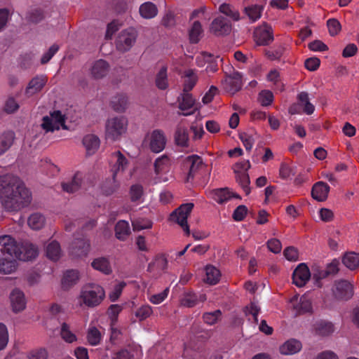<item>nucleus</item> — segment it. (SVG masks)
Here are the masks:
<instances>
[{"instance_id": "ea45409f", "label": "nucleus", "mask_w": 359, "mask_h": 359, "mask_svg": "<svg viewBox=\"0 0 359 359\" xmlns=\"http://www.w3.org/2000/svg\"><path fill=\"white\" fill-rule=\"evenodd\" d=\"M112 160L115 161L114 168L111 170L112 174L114 172H116V175L118 171L124 170L128 164V160L119 151L112 154Z\"/></svg>"}, {"instance_id": "2eb2a0df", "label": "nucleus", "mask_w": 359, "mask_h": 359, "mask_svg": "<svg viewBox=\"0 0 359 359\" xmlns=\"http://www.w3.org/2000/svg\"><path fill=\"white\" fill-rule=\"evenodd\" d=\"M223 88L227 93L233 95L242 88L241 75L238 72L226 77L222 83Z\"/></svg>"}, {"instance_id": "052dcab7", "label": "nucleus", "mask_w": 359, "mask_h": 359, "mask_svg": "<svg viewBox=\"0 0 359 359\" xmlns=\"http://www.w3.org/2000/svg\"><path fill=\"white\" fill-rule=\"evenodd\" d=\"M329 276V272H327L325 269H315L313 273V279L315 280L316 284L318 287H322V283L320 280L323 278Z\"/></svg>"}, {"instance_id": "1a4fd4ad", "label": "nucleus", "mask_w": 359, "mask_h": 359, "mask_svg": "<svg viewBox=\"0 0 359 359\" xmlns=\"http://www.w3.org/2000/svg\"><path fill=\"white\" fill-rule=\"evenodd\" d=\"M193 208L194 204L191 203L181 205L170 214L169 218L170 222L180 225L187 224V217L190 215Z\"/></svg>"}, {"instance_id": "37998d69", "label": "nucleus", "mask_w": 359, "mask_h": 359, "mask_svg": "<svg viewBox=\"0 0 359 359\" xmlns=\"http://www.w3.org/2000/svg\"><path fill=\"white\" fill-rule=\"evenodd\" d=\"M156 85L160 90H165L168 87L167 67H162L156 77Z\"/></svg>"}, {"instance_id": "bb28decb", "label": "nucleus", "mask_w": 359, "mask_h": 359, "mask_svg": "<svg viewBox=\"0 0 359 359\" xmlns=\"http://www.w3.org/2000/svg\"><path fill=\"white\" fill-rule=\"evenodd\" d=\"M170 165V158L165 156H161L156 159L154 162V171L157 176L166 173L169 170Z\"/></svg>"}, {"instance_id": "0e129e2a", "label": "nucleus", "mask_w": 359, "mask_h": 359, "mask_svg": "<svg viewBox=\"0 0 359 359\" xmlns=\"http://www.w3.org/2000/svg\"><path fill=\"white\" fill-rule=\"evenodd\" d=\"M8 341V334L6 325L0 323V351L3 350Z\"/></svg>"}, {"instance_id": "2f4dec72", "label": "nucleus", "mask_w": 359, "mask_h": 359, "mask_svg": "<svg viewBox=\"0 0 359 359\" xmlns=\"http://www.w3.org/2000/svg\"><path fill=\"white\" fill-rule=\"evenodd\" d=\"M140 14L145 19H151L158 14V8L152 2L148 1L142 4L140 7Z\"/></svg>"}, {"instance_id": "7c9ffc66", "label": "nucleus", "mask_w": 359, "mask_h": 359, "mask_svg": "<svg viewBox=\"0 0 359 359\" xmlns=\"http://www.w3.org/2000/svg\"><path fill=\"white\" fill-rule=\"evenodd\" d=\"M91 266L94 269L100 271L107 275L112 272L109 259L104 257L95 259L92 262Z\"/></svg>"}, {"instance_id": "e2e57ef3", "label": "nucleus", "mask_w": 359, "mask_h": 359, "mask_svg": "<svg viewBox=\"0 0 359 359\" xmlns=\"http://www.w3.org/2000/svg\"><path fill=\"white\" fill-rule=\"evenodd\" d=\"M19 109V104L13 97H8L4 104V111L8 114H13Z\"/></svg>"}, {"instance_id": "a19ab883", "label": "nucleus", "mask_w": 359, "mask_h": 359, "mask_svg": "<svg viewBox=\"0 0 359 359\" xmlns=\"http://www.w3.org/2000/svg\"><path fill=\"white\" fill-rule=\"evenodd\" d=\"M46 256L52 261H57L60 257V246L57 241H53L46 247Z\"/></svg>"}, {"instance_id": "79ce46f5", "label": "nucleus", "mask_w": 359, "mask_h": 359, "mask_svg": "<svg viewBox=\"0 0 359 359\" xmlns=\"http://www.w3.org/2000/svg\"><path fill=\"white\" fill-rule=\"evenodd\" d=\"M219 11L233 20L237 21L240 19L238 11L233 6L228 4H222L219 8Z\"/></svg>"}, {"instance_id": "a211bd4d", "label": "nucleus", "mask_w": 359, "mask_h": 359, "mask_svg": "<svg viewBox=\"0 0 359 359\" xmlns=\"http://www.w3.org/2000/svg\"><path fill=\"white\" fill-rule=\"evenodd\" d=\"M10 301L12 310L15 313L23 311L26 306L24 292L18 288L13 290L10 294Z\"/></svg>"}, {"instance_id": "9d476101", "label": "nucleus", "mask_w": 359, "mask_h": 359, "mask_svg": "<svg viewBox=\"0 0 359 359\" xmlns=\"http://www.w3.org/2000/svg\"><path fill=\"white\" fill-rule=\"evenodd\" d=\"M90 243L86 238H75L69 248V254L72 258L86 257L90 250Z\"/></svg>"}, {"instance_id": "473e14b6", "label": "nucleus", "mask_w": 359, "mask_h": 359, "mask_svg": "<svg viewBox=\"0 0 359 359\" xmlns=\"http://www.w3.org/2000/svg\"><path fill=\"white\" fill-rule=\"evenodd\" d=\"M316 334L322 337L330 335L334 332V325L331 322L321 320L314 325Z\"/></svg>"}, {"instance_id": "e433bc0d", "label": "nucleus", "mask_w": 359, "mask_h": 359, "mask_svg": "<svg viewBox=\"0 0 359 359\" xmlns=\"http://www.w3.org/2000/svg\"><path fill=\"white\" fill-rule=\"evenodd\" d=\"M111 107L117 112H123L127 108L128 97L125 95H117L111 101Z\"/></svg>"}, {"instance_id": "a878e982", "label": "nucleus", "mask_w": 359, "mask_h": 359, "mask_svg": "<svg viewBox=\"0 0 359 359\" xmlns=\"http://www.w3.org/2000/svg\"><path fill=\"white\" fill-rule=\"evenodd\" d=\"M301 348V342L297 339H291L280 346V351L283 355H292L299 352Z\"/></svg>"}, {"instance_id": "aec40b11", "label": "nucleus", "mask_w": 359, "mask_h": 359, "mask_svg": "<svg viewBox=\"0 0 359 359\" xmlns=\"http://www.w3.org/2000/svg\"><path fill=\"white\" fill-rule=\"evenodd\" d=\"M116 172H114L111 178H107L102 182L100 189L105 196H111L119 189L120 183L116 179Z\"/></svg>"}, {"instance_id": "3c124183", "label": "nucleus", "mask_w": 359, "mask_h": 359, "mask_svg": "<svg viewBox=\"0 0 359 359\" xmlns=\"http://www.w3.org/2000/svg\"><path fill=\"white\" fill-rule=\"evenodd\" d=\"M122 309V306L118 304H112L109 307L107 314L111 320V326H114L116 325L118 320V316Z\"/></svg>"}, {"instance_id": "20e7f679", "label": "nucleus", "mask_w": 359, "mask_h": 359, "mask_svg": "<svg viewBox=\"0 0 359 359\" xmlns=\"http://www.w3.org/2000/svg\"><path fill=\"white\" fill-rule=\"evenodd\" d=\"M81 298L83 303L89 306L94 307L99 305L105 297L104 289L95 284L87 285L85 290L82 292Z\"/></svg>"}, {"instance_id": "c756f323", "label": "nucleus", "mask_w": 359, "mask_h": 359, "mask_svg": "<svg viewBox=\"0 0 359 359\" xmlns=\"http://www.w3.org/2000/svg\"><path fill=\"white\" fill-rule=\"evenodd\" d=\"M82 175L79 172L76 173L71 181L62 184V189L67 193H74L78 191L81 185Z\"/></svg>"}, {"instance_id": "338daca9", "label": "nucleus", "mask_w": 359, "mask_h": 359, "mask_svg": "<svg viewBox=\"0 0 359 359\" xmlns=\"http://www.w3.org/2000/svg\"><path fill=\"white\" fill-rule=\"evenodd\" d=\"M27 358L28 359H47L48 352L44 348L33 350L29 353Z\"/></svg>"}, {"instance_id": "423d86ee", "label": "nucleus", "mask_w": 359, "mask_h": 359, "mask_svg": "<svg viewBox=\"0 0 359 359\" xmlns=\"http://www.w3.org/2000/svg\"><path fill=\"white\" fill-rule=\"evenodd\" d=\"M137 37V32L133 28H128L121 31L116 39L117 50L122 53L130 50L135 43Z\"/></svg>"}, {"instance_id": "603ef678", "label": "nucleus", "mask_w": 359, "mask_h": 359, "mask_svg": "<svg viewBox=\"0 0 359 359\" xmlns=\"http://www.w3.org/2000/svg\"><path fill=\"white\" fill-rule=\"evenodd\" d=\"M327 26L330 34L332 36L337 35L341 29L340 22L335 18L329 19L327 21Z\"/></svg>"}, {"instance_id": "4c0bfd02", "label": "nucleus", "mask_w": 359, "mask_h": 359, "mask_svg": "<svg viewBox=\"0 0 359 359\" xmlns=\"http://www.w3.org/2000/svg\"><path fill=\"white\" fill-rule=\"evenodd\" d=\"M236 180L238 183V184L242 187L245 193L248 195L250 192V177L248 172H240L238 169L236 170Z\"/></svg>"}, {"instance_id": "13d9d810", "label": "nucleus", "mask_w": 359, "mask_h": 359, "mask_svg": "<svg viewBox=\"0 0 359 359\" xmlns=\"http://www.w3.org/2000/svg\"><path fill=\"white\" fill-rule=\"evenodd\" d=\"M60 47L57 44H53L47 52H46L41 58V64L48 63L51 58L54 56V55L58 51Z\"/></svg>"}, {"instance_id": "bf43d9fd", "label": "nucleus", "mask_w": 359, "mask_h": 359, "mask_svg": "<svg viewBox=\"0 0 359 359\" xmlns=\"http://www.w3.org/2000/svg\"><path fill=\"white\" fill-rule=\"evenodd\" d=\"M130 233L129 226H115V236L118 240H126Z\"/></svg>"}, {"instance_id": "72a5a7b5", "label": "nucleus", "mask_w": 359, "mask_h": 359, "mask_svg": "<svg viewBox=\"0 0 359 359\" xmlns=\"http://www.w3.org/2000/svg\"><path fill=\"white\" fill-rule=\"evenodd\" d=\"M342 263L350 270H355L359 266V254L353 252H346L342 257Z\"/></svg>"}, {"instance_id": "6ab92c4d", "label": "nucleus", "mask_w": 359, "mask_h": 359, "mask_svg": "<svg viewBox=\"0 0 359 359\" xmlns=\"http://www.w3.org/2000/svg\"><path fill=\"white\" fill-rule=\"evenodd\" d=\"M47 79L44 76H36L34 77L28 83L25 94L31 97L40 92L46 83Z\"/></svg>"}, {"instance_id": "dca6fc26", "label": "nucleus", "mask_w": 359, "mask_h": 359, "mask_svg": "<svg viewBox=\"0 0 359 359\" xmlns=\"http://www.w3.org/2000/svg\"><path fill=\"white\" fill-rule=\"evenodd\" d=\"M231 30V23L223 17H217L211 23L210 31L217 36L229 34Z\"/></svg>"}, {"instance_id": "f257e3e1", "label": "nucleus", "mask_w": 359, "mask_h": 359, "mask_svg": "<svg viewBox=\"0 0 359 359\" xmlns=\"http://www.w3.org/2000/svg\"><path fill=\"white\" fill-rule=\"evenodd\" d=\"M39 255V248L29 242L18 243L10 236H0V273L10 274L18 269V260L28 262Z\"/></svg>"}, {"instance_id": "9b49d317", "label": "nucleus", "mask_w": 359, "mask_h": 359, "mask_svg": "<svg viewBox=\"0 0 359 359\" xmlns=\"http://www.w3.org/2000/svg\"><path fill=\"white\" fill-rule=\"evenodd\" d=\"M255 40L259 46H266L273 41V29L268 25H264L255 29Z\"/></svg>"}, {"instance_id": "774afa93", "label": "nucleus", "mask_w": 359, "mask_h": 359, "mask_svg": "<svg viewBox=\"0 0 359 359\" xmlns=\"http://www.w3.org/2000/svg\"><path fill=\"white\" fill-rule=\"evenodd\" d=\"M126 285V283L123 281L115 285L113 292H111L109 296L111 302H115L119 298V297L121 294L122 290Z\"/></svg>"}, {"instance_id": "f03ea898", "label": "nucleus", "mask_w": 359, "mask_h": 359, "mask_svg": "<svg viewBox=\"0 0 359 359\" xmlns=\"http://www.w3.org/2000/svg\"><path fill=\"white\" fill-rule=\"evenodd\" d=\"M30 190L18 176L6 174L0 176V202L9 212H16L27 207L32 202Z\"/></svg>"}, {"instance_id": "412c9836", "label": "nucleus", "mask_w": 359, "mask_h": 359, "mask_svg": "<svg viewBox=\"0 0 359 359\" xmlns=\"http://www.w3.org/2000/svg\"><path fill=\"white\" fill-rule=\"evenodd\" d=\"M330 187L323 182L316 183L311 190L312 197L318 201H324L327 199Z\"/></svg>"}, {"instance_id": "39448f33", "label": "nucleus", "mask_w": 359, "mask_h": 359, "mask_svg": "<svg viewBox=\"0 0 359 359\" xmlns=\"http://www.w3.org/2000/svg\"><path fill=\"white\" fill-rule=\"evenodd\" d=\"M41 127L46 132H53L60 128L67 129L65 116L59 110L53 111L43 118Z\"/></svg>"}, {"instance_id": "6e6552de", "label": "nucleus", "mask_w": 359, "mask_h": 359, "mask_svg": "<svg viewBox=\"0 0 359 359\" xmlns=\"http://www.w3.org/2000/svg\"><path fill=\"white\" fill-rule=\"evenodd\" d=\"M150 149L154 153L163 151L166 144V137L163 130L156 129L149 133L146 137Z\"/></svg>"}, {"instance_id": "58836bf2", "label": "nucleus", "mask_w": 359, "mask_h": 359, "mask_svg": "<svg viewBox=\"0 0 359 359\" xmlns=\"http://www.w3.org/2000/svg\"><path fill=\"white\" fill-rule=\"evenodd\" d=\"M297 97L304 112L308 115L312 114L315 110V107L310 102L309 94L306 92H301Z\"/></svg>"}, {"instance_id": "7ed1b4c3", "label": "nucleus", "mask_w": 359, "mask_h": 359, "mask_svg": "<svg viewBox=\"0 0 359 359\" xmlns=\"http://www.w3.org/2000/svg\"><path fill=\"white\" fill-rule=\"evenodd\" d=\"M128 120L124 116L109 118L105 126L106 138L115 141L118 140L127 130Z\"/></svg>"}, {"instance_id": "0eeeda50", "label": "nucleus", "mask_w": 359, "mask_h": 359, "mask_svg": "<svg viewBox=\"0 0 359 359\" xmlns=\"http://www.w3.org/2000/svg\"><path fill=\"white\" fill-rule=\"evenodd\" d=\"M332 291L334 299L338 301H347L354 294L353 285L344 279L335 280Z\"/></svg>"}, {"instance_id": "09e8293b", "label": "nucleus", "mask_w": 359, "mask_h": 359, "mask_svg": "<svg viewBox=\"0 0 359 359\" xmlns=\"http://www.w3.org/2000/svg\"><path fill=\"white\" fill-rule=\"evenodd\" d=\"M262 8L257 5H252L245 8V14L252 22H255L261 17Z\"/></svg>"}, {"instance_id": "5fc2aeb1", "label": "nucleus", "mask_w": 359, "mask_h": 359, "mask_svg": "<svg viewBox=\"0 0 359 359\" xmlns=\"http://www.w3.org/2000/svg\"><path fill=\"white\" fill-rule=\"evenodd\" d=\"M239 138L243 142V144L245 147V149L247 151H250L255 143V138L253 137V136L247 133H241L239 135Z\"/></svg>"}, {"instance_id": "69168bd1", "label": "nucleus", "mask_w": 359, "mask_h": 359, "mask_svg": "<svg viewBox=\"0 0 359 359\" xmlns=\"http://www.w3.org/2000/svg\"><path fill=\"white\" fill-rule=\"evenodd\" d=\"M248 212V209L246 206L243 205H241L238 206L233 213V218L236 222L242 221L245 217L246 216Z\"/></svg>"}, {"instance_id": "680f3d73", "label": "nucleus", "mask_w": 359, "mask_h": 359, "mask_svg": "<svg viewBox=\"0 0 359 359\" xmlns=\"http://www.w3.org/2000/svg\"><path fill=\"white\" fill-rule=\"evenodd\" d=\"M152 313V309L149 306L144 305L137 310L135 315L140 321L145 320Z\"/></svg>"}, {"instance_id": "8fccbe9b", "label": "nucleus", "mask_w": 359, "mask_h": 359, "mask_svg": "<svg viewBox=\"0 0 359 359\" xmlns=\"http://www.w3.org/2000/svg\"><path fill=\"white\" fill-rule=\"evenodd\" d=\"M27 222V224H43L51 223V221L49 218H46L44 215L40 212H34L28 217Z\"/></svg>"}, {"instance_id": "6e6d98bb", "label": "nucleus", "mask_w": 359, "mask_h": 359, "mask_svg": "<svg viewBox=\"0 0 359 359\" xmlns=\"http://www.w3.org/2000/svg\"><path fill=\"white\" fill-rule=\"evenodd\" d=\"M283 255L290 262H296L299 259V251L293 246L286 248L283 251Z\"/></svg>"}, {"instance_id": "f8f14e48", "label": "nucleus", "mask_w": 359, "mask_h": 359, "mask_svg": "<svg viewBox=\"0 0 359 359\" xmlns=\"http://www.w3.org/2000/svg\"><path fill=\"white\" fill-rule=\"evenodd\" d=\"M184 163L189 168L185 182H189L194 180L196 173L203 168V159L198 155H191L185 158Z\"/></svg>"}, {"instance_id": "cd10ccee", "label": "nucleus", "mask_w": 359, "mask_h": 359, "mask_svg": "<svg viewBox=\"0 0 359 359\" xmlns=\"http://www.w3.org/2000/svg\"><path fill=\"white\" fill-rule=\"evenodd\" d=\"M184 88L183 92H190L198 81V76L196 73L193 69H187L184 71Z\"/></svg>"}, {"instance_id": "c9c22d12", "label": "nucleus", "mask_w": 359, "mask_h": 359, "mask_svg": "<svg viewBox=\"0 0 359 359\" xmlns=\"http://www.w3.org/2000/svg\"><path fill=\"white\" fill-rule=\"evenodd\" d=\"M175 141L178 146L188 147L189 135L187 129L178 126L175 133Z\"/></svg>"}, {"instance_id": "4be33fe9", "label": "nucleus", "mask_w": 359, "mask_h": 359, "mask_svg": "<svg viewBox=\"0 0 359 359\" xmlns=\"http://www.w3.org/2000/svg\"><path fill=\"white\" fill-rule=\"evenodd\" d=\"M79 280V272L75 269L67 270L63 275L61 285L65 290H68L76 285Z\"/></svg>"}, {"instance_id": "393cba45", "label": "nucleus", "mask_w": 359, "mask_h": 359, "mask_svg": "<svg viewBox=\"0 0 359 359\" xmlns=\"http://www.w3.org/2000/svg\"><path fill=\"white\" fill-rule=\"evenodd\" d=\"M15 138V135L13 131H6L0 135V156L11 147Z\"/></svg>"}, {"instance_id": "a18cd8bd", "label": "nucleus", "mask_w": 359, "mask_h": 359, "mask_svg": "<svg viewBox=\"0 0 359 359\" xmlns=\"http://www.w3.org/2000/svg\"><path fill=\"white\" fill-rule=\"evenodd\" d=\"M144 194L143 187L140 184H135L130 187L129 195L132 202H140Z\"/></svg>"}, {"instance_id": "5701e85b", "label": "nucleus", "mask_w": 359, "mask_h": 359, "mask_svg": "<svg viewBox=\"0 0 359 359\" xmlns=\"http://www.w3.org/2000/svg\"><path fill=\"white\" fill-rule=\"evenodd\" d=\"M177 102L179 109L183 111L194 107L196 104V100L193 97L192 94L189 92L182 91L177 97Z\"/></svg>"}, {"instance_id": "f704fd0d", "label": "nucleus", "mask_w": 359, "mask_h": 359, "mask_svg": "<svg viewBox=\"0 0 359 359\" xmlns=\"http://www.w3.org/2000/svg\"><path fill=\"white\" fill-rule=\"evenodd\" d=\"M205 272L206 278L204 279L205 283L210 285H215L219 281L221 273L214 266L207 265L205 266Z\"/></svg>"}, {"instance_id": "c03bdc74", "label": "nucleus", "mask_w": 359, "mask_h": 359, "mask_svg": "<svg viewBox=\"0 0 359 359\" xmlns=\"http://www.w3.org/2000/svg\"><path fill=\"white\" fill-rule=\"evenodd\" d=\"M202 32L203 29L201 23L198 21H195L189 31L190 42L192 43H198Z\"/></svg>"}, {"instance_id": "4468645a", "label": "nucleus", "mask_w": 359, "mask_h": 359, "mask_svg": "<svg viewBox=\"0 0 359 359\" xmlns=\"http://www.w3.org/2000/svg\"><path fill=\"white\" fill-rule=\"evenodd\" d=\"M297 300L298 295H294L290 299V302L293 304V309L296 312L295 316L303 315L306 313H313L311 302L307 297L303 295L300 297L299 302H297Z\"/></svg>"}, {"instance_id": "c85d7f7f", "label": "nucleus", "mask_w": 359, "mask_h": 359, "mask_svg": "<svg viewBox=\"0 0 359 359\" xmlns=\"http://www.w3.org/2000/svg\"><path fill=\"white\" fill-rule=\"evenodd\" d=\"M211 194L212 198L219 204L226 203L231 197L240 198L238 195H232L227 188L213 190Z\"/></svg>"}, {"instance_id": "b1692460", "label": "nucleus", "mask_w": 359, "mask_h": 359, "mask_svg": "<svg viewBox=\"0 0 359 359\" xmlns=\"http://www.w3.org/2000/svg\"><path fill=\"white\" fill-rule=\"evenodd\" d=\"M83 144L86 149L88 155H92L100 147V139L95 135H86L83 138Z\"/></svg>"}, {"instance_id": "49530a36", "label": "nucleus", "mask_w": 359, "mask_h": 359, "mask_svg": "<svg viewBox=\"0 0 359 359\" xmlns=\"http://www.w3.org/2000/svg\"><path fill=\"white\" fill-rule=\"evenodd\" d=\"M273 98L271 91L263 90L258 94L257 101L262 107H269L272 104Z\"/></svg>"}, {"instance_id": "4d7b16f0", "label": "nucleus", "mask_w": 359, "mask_h": 359, "mask_svg": "<svg viewBox=\"0 0 359 359\" xmlns=\"http://www.w3.org/2000/svg\"><path fill=\"white\" fill-rule=\"evenodd\" d=\"M221 311L216 310L213 312L204 313L203 318L205 323L209 325H213L217 323L218 318L221 316Z\"/></svg>"}, {"instance_id": "864d4df0", "label": "nucleus", "mask_w": 359, "mask_h": 359, "mask_svg": "<svg viewBox=\"0 0 359 359\" xmlns=\"http://www.w3.org/2000/svg\"><path fill=\"white\" fill-rule=\"evenodd\" d=\"M88 341L91 345H97L100 343L101 339L100 332L95 327L90 328L88 332Z\"/></svg>"}, {"instance_id": "de8ad7c7", "label": "nucleus", "mask_w": 359, "mask_h": 359, "mask_svg": "<svg viewBox=\"0 0 359 359\" xmlns=\"http://www.w3.org/2000/svg\"><path fill=\"white\" fill-rule=\"evenodd\" d=\"M60 336L67 343H72L77 340L76 336L70 331L69 325L63 323L61 325Z\"/></svg>"}, {"instance_id": "ddd939ff", "label": "nucleus", "mask_w": 359, "mask_h": 359, "mask_svg": "<svg viewBox=\"0 0 359 359\" xmlns=\"http://www.w3.org/2000/svg\"><path fill=\"white\" fill-rule=\"evenodd\" d=\"M311 277L309 267L304 263L299 264L292 273V282L297 287H303Z\"/></svg>"}, {"instance_id": "f3484780", "label": "nucleus", "mask_w": 359, "mask_h": 359, "mask_svg": "<svg viewBox=\"0 0 359 359\" xmlns=\"http://www.w3.org/2000/svg\"><path fill=\"white\" fill-rule=\"evenodd\" d=\"M110 66L107 61L102 59L97 60L93 62L90 67V76L94 79H101L107 75Z\"/></svg>"}]
</instances>
